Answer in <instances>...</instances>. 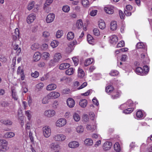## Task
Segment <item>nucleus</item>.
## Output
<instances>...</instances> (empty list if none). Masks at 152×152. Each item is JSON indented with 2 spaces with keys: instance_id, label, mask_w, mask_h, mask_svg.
<instances>
[{
  "instance_id": "nucleus-32",
  "label": "nucleus",
  "mask_w": 152,
  "mask_h": 152,
  "mask_svg": "<svg viewBox=\"0 0 152 152\" xmlns=\"http://www.w3.org/2000/svg\"><path fill=\"white\" fill-rule=\"evenodd\" d=\"M13 49L16 51L18 53H19L21 52V49L19 47V46L17 44H12Z\"/></svg>"
},
{
  "instance_id": "nucleus-39",
  "label": "nucleus",
  "mask_w": 152,
  "mask_h": 152,
  "mask_svg": "<svg viewBox=\"0 0 152 152\" xmlns=\"http://www.w3.org/2000/svg\"><path fill=\"white\" fill-rule=\"evenodd\" d=\"M87 41L90 44H92L94 42V39L90 34H88L87 36Z\"/></svg>"
},
{
  "instance_id": "nucleus-62",
  "label": "nucleus",
  "mask_w": 152,
  "mask_h": 152,
  "mask_svg": "<svg viewBox=\"0 0 152 152\" xmlns=\"http://www.w3.org/2000/svg\"><path fill=\"white\" fill-rule=\"evenodd\" d=\"M83 118L84 121L87 122L88 121L89 118L88 115L87 114H84L83 116Z\"/></svg>"
},
{
  "instance_id": "nucleus-3",
  "label": "nucleus",
  "mask_w": 152,
  "mask_h": 152,
  "mask_svg": "<svg viewBox=\"0 0 152 152\" xmlns=\"http://www.w3.org/2000/svg\"><path fill=\"white\" fill-rule=\"evenodd\" d=\"M66 138V136L62 134H57L54 135L53 139L56 141L62 142L65 140Z\"/></svg>"
},
{
  "instance_id": "nucleus-61",
  "label": "nucleus",
  "mask_w": 152,
  "mask_h": 152,
  "mask_svg": "<svg viewBox=\"0 0 152 152\" xmlns=\"http://www.w3.org/2000/svg\"><path fill=\"white\" fill-rule=\"evenodd\" d=\"M72 60H73V62H74V63L75 65V66H77L78 64V62H79L78 59L76 57H74L72 58Z\"/></svg>"
},
{
  "instance_id": "nucleus-8",
  "label": "nucleus",
  "mask_w": 152,
  "mask_h": 152,
  "mask_svg": "<svg viewBox=\"0 0 152 152\" xmlns=\"http://www.w3.org/2000/svg\"><path fill=\"white\" fill-rule=\"evenodd\" d=\"M55 18V15L53 13H50L47 16L46 19V21L48 23H50L53 21Z\"/></svg>"
},
{
  "instance_id": "nucleus-28",
  "label": "nucleus",
  "mask_w": 152,
  "mask_h": 152,
  "mask_svg": "<svg viewBox=\"0 0 152 152\" xmlns=\"http://www.w3.org/2000/svg\"><path fill=\"white\" fill-rule=\"evenodd\" d=\"M0 122L1 123L7 126L11 125L12 123V122L10 120H1Z\"/></svg>"
},
{
  "instance_id": "nucleus-33",
  "label": "nucleus",
  "mask_w": 152,
  "mask_h": 152,
  "mask_svg": "<svg viewBox=\"0 0 152 152\" xmlns=\"http://www.w3.org/2000/svg\"><path fill=\"white\" fill-rule=\"evenodd\" d=\"M74 70L75 69L72 68H70L66 71V74L69 75H71L74 73Z\"/></svg>"
},
{
  "instance_id": "nucleus-40",
  "label": "nucleus",
  "mask_w": 152,
  "mask_h": 152,
  "mask_svg": "<svg viewBox=\"0 0 152 152\" xmlns=\"http://www.w3.org/2000/svg\"><path fill=\"white\" fill-rule=\"evenodd\" d=\"M83 26V23L81 20H79L77 21L76 23V26L78 28H80L82 27Z\"/></svg>"
},
{
  "instance_id": "nucleus-53",
  "label": "nucleus",
  "mask_w": 152,
  "mask_h": 152,
  "mask_svg": "<svg viewBox=\"0 0 152 152\" xmlns=\"http://www.w3.org/2000/svg\"><path fill=\"white\" fill-rule=\"evenodd\" d=\"M50 36V33L47 31H44L42 33V36L45 38H49Z\"/></svg>"
},
{
  "instance_id": "nucleus-23",
  "label": "nucleus",
  "mask_w": 152,
  "mask_h": 152,
  "mask_svg": "<svg viewBox=\"0 0 152 152\" xmlns=\"http://www.w3.org/2000/svg\"><path fill=\"white\" fill-rule=\"evenodd\" d=\"M136 72L138 75H145L142 68L140 67H137L136 69Z\"/></svg>"
},
{
  "instance_id": "nucleus-16",
  "label": "nucleus",
  "mask_w": 152,
  "mask_h": 152,
  "mask_svg": "<svg viewBox=\"0 0 152 152\" xmlns=\"http://www.w3.org/2000/svg\"><path fill=\"white\" fill-rule=\"evenodd\" d=\"M121 91H115L113 92L111 96L112 98L113 99H116L119 97L121 95Z\"/></svg>"
},
{
  "instance_id": "nucleus-12",
  "label": "nucleus",
  "mask_w": 152,
  "mask_h": 152,
  "mask_svg": "<svg viewBox=\"0 0 152 152\" xmlns=\"http://www.w3.org/2000/svg\"><path fill=\"white\" fill-rule=\"evenodd\" d=\"M17 73L18 75H20L21 78L22 80H23L24 79L25 75H24V71L23 69L20 66H19L18 68Z\"/></svg>"
},
{
  "instance_id": "nucleus-46",
  "label": "nucleus",
  "mask_w": 152,
  "mask_h": 152,
  "mask_svg": "<svg viewBox=\"0 0 152 152\" xmlns=\"http://www.w3.org/2000/svg\"><path fill=\"white\" fill-rule=\"evenodd\" d=\"M71 79L70 78H68L66 76H64L61 78L60 80L61 81L64 82L66 83H68L71 81Z\"/></svg>"
},
{
  "instance_id": "nucleus-21",
  "label": "nucleus",
  "mask_w": 152,
  "mask_h": 152,
  "mask_svg": "<svg viewBox=\"0 0 152 152\" xmlns=\"http://www.w3.org/2000/svg\"><path fill=\"white\" fill-rule=\"evenodd\" d=\"M117 28V25L116 21H113L110 23V29L112 31L115 30Z\"/></svg>"
},
{
  "instance_id": "nucleus-50",
  "label": "nucleus",
  "mask_w": 152,
  "mask_h": 152,
  "mask_svg": "<svg viewBox=\"0 0 152 152\" xmlns=\"http://www.w3.org/2000/svg\"><path fill=\"white\" fill-rule=\"evenodd\" d=\"M136 116L138 118H142L143 116V114L141 110H139L136 113Z\"/></svg>"
},
{
  "instance_id": "nucleus-55",
  "label": "nucleus",
  "mask_w": 152,
  "mask_h": 152,
  "mask_svg": "<svg viewBox=\"0 0 152 152\" xmlns=\"http://www.w3.org/2000/svg\"><path fill=\"white\" fill-rule=\"evenodd\" d=\"M93 32L94 34L96 36H99L100 34L99 30L96 28H94L93 30Z\"/></svg>"
},
{
  "instance_id": "nucleus-43",
  "label": "nucleus",
  "mask_w": 152,
  "mask_h": 152,
  "mask_svg": "<svg viewBox=\"0 0 152 152\" xmlns=\"http://www.w3.org/2000/svg\"><path fill=\"white\" fill-rule=\"evenodd\" d=\"M74 37V34L72 32H69L67 34V38L69 40L72 39Z\"/></svg>"
},
{
  "instance_id": "nucleus-45",
  "label": "nucleus",
  "mask_w": 152,
  "mask_h": 152,
  "mask_svg": "<svg viewBox=\"0 0 152 152\" xmlns=\"http://www.w3.org/2000/svg\"><path fill=\"white\" fill-rule=\"evenodd\" d=\"M114 148L115 151L117 152H119L121 151L120 145L118 142H116L114 144Z\"/></svg>"
},
{
  "instance_id": "nucleus-49",
  "label": "nucleus",
  "mask_w": 152,
  "mask_h": 152,
  "mask_svg": "<svg viewBox=\"0 0 152 152\" xmlns=\"http://www.w3.org/2000/svg\"><path fill=\"white\" fill-rule=\"evenodd\" d=\"M44 86V84L42 83H40L37 84L35 86L36 88L40 90L42 89Z\"/></svg>"
},
{
  "instance_id": "nucleus-54",
  "label": "nucleus",
  "mask_w": 152,
  "mask_h": 152,
  "mask_svg": "<svg viewBox=\"0 0 152 152\" xmlns=\"http://www.w3.org/2000/svg\"><path fill=\"white\" fill-rule=\"evenodd\" d=\"M63 11L65 12H68L70 10V7L68 5H65L62 7Z\"/></svg>"
},
{
  "instance_id": "nucleus-52",
  "label": "nucleus",
  "mask_w": 152,
  "mask_h": 152,
  "mask_svg": "<svg viewBox=\"0 0 152 152\" xmlns=\"http://www.w3.org/2000/svg\"><path fill=\"white\" fill-rule=\"evenodd\" d=\"M39 48V44L37 43L33 44L31 47V49L34 50H36Z\"/></svg>"
},
{
  "instance_id": "nucleus-57",
  "label": "nucleus",
  "mask_w": 152,
  "mask_h": 152,
  "mask_svg": "<svg viewBox=\"0 0 152 152\" xmlns=\"http://www.w3.org/2000/svg\"><path fill=\"white\" fill-rule=\"evenodd\" d=\"M42 56L44 58L46 59L49 58L50 55L48 53L45 52L42 53Z\"/></svg>"
},
{
  "instance_id": "nucleus-48",
  "label": "nucleus",
  "mask_w": 152,
  "mask_h": 152,
  "mask_svg": "<svg viewBox=\"0 0 152 152\" xmlns=\"http://www.w3.org/2000/svg\"><path fill=\"white\" fill-rule=\"evenodd\" d=\"M50 147L52 149L55 150L59 147V145L56 143H52L50 145Z\"/></svg>"
},
{
  "instance_id": "nucleus-37",
  "label": "nucleus",
  "mask_w": 152,
  "mask_h": 152,
  "mask_svg": "<svg viewBox=\"0 0 152 152\" xmlns=\"http://www.w3.org/2000/svg\"><path fill=\"white\" fill-rule=\"evenodd\" d=\"M84 72L80 68H79L78 70V75L80 77H83L84 76Z\"/></svg>"
},
{
  "instance_id": "nucleus-30",
  "label": "nucleus",
  "mask_w": 152,
  "mask_h": 152,
  "mask_svg": "<svg viewBox=\"0 0 152 152\" xmlns=\"http://www.w3.org/2000/svg\"><path fill=\"white\" fill-rule=\"evenodd\" d=\"M94 59L93 58H90L86 59L84 63V66H87L91 64L93 62Z\"/></svg>"
},
{
  "instance_id": "nucleus-42",
  "label": "nucleus",
  "mask_w": 152,
  "mask_h": 152,
  "mask_svg": "<svg viewBox=\"0 0 152 152\" xmlns=\"http://www.w3.org/2000/svg\"><path fill=\"white\" fill-rule=\"evenodd\" d=\"M73 118L74 120L76 122L79 121L80 120V117L79 115L76 113H74Z\"/></svg>"
},
{
  "instance_id": "nucleus-17",
  "label": "nucleus",
  "mask_w": 152,
  "mask_h": 152,
  "mask_svg": "<svg viewBox=\"0 0 152 152\" xmlns=\"http://www.w3.org/2000/svg\"><path fill=\"white\" fill-rule=\"evenodd\" d=\"M15 136V134L13 132H7L4 134L3 137L5 138H10L13 137Z\"/></svg>"
},
{
  "instance_id": "nucleus-36",
  "label": "nucleus",
  "mask_w": 152,
  "mask_h": 152,
  "mask_svg": "<svg viewBox=\"0 0 152 152\" xmlns=\"http://www.w3.org/2000/svg\"><path fill=\"white\" fill-rule=\"evenodd\" d=\"M25 115L27 117L29 121H30L32 117L31 112L30 110H27L25 111Z\"/></svg>"
},
{
  "instance_id": "nucleus-27",
  "label": "nucleus",
  "mask_w": 152,
  "mask_h": 152,
  "mask_svg": "<svg viewBox=\"0 0 152 152\" xmlns=\"http://www.w3.org/2000/svg\"><path fill=\"white\" fill-rule=\"evenodd\" d=\"M84 143L85 145L86 146H90L93 144V141L92 139L90 138H87L85 140Z\"/></svg>"
},
{
  "instance_id": "nucleus-4",
  "label": "nucleus",
  "mask_w": 152,
  "mask_h": 152,
  "mask_svg": "<svg viewBox=\"0 0 152 152\" xmlns=\"http://www.w3.org/2000/svg\"><path fill=\"white\" fill-rule=\"evenodd\" d=\"M61 58L62 56L60 53H56L54 54L53 59L50 61V62L51 63L54 64L55 63L58 62Z\"/></svg>"
},
{
  "instance_id": "nucleus-14",
  "label": "nucleus",
  "mask_w": 152,
  "mask_h": 152,
  "mask_svg": "<svg viewBox=\"0 0 152 152\" xmlns=\"http://www.w3.org/2000/svg\"><path fill=\"white\" fill-rule=\"evenodd\" d=\"M66 102L67 105L71 108L73 107L75 104L74 100L71 98H68Z\"/></svg>"
},
{
  "instance_id": "nucleus-7",
  "label": "nucleus",
  "mask_w": 152,
  "mask_h": 152,
  "mask_svg": "<svg viewBox=\"0 0 152 152\" xmlns=\"http://www.w3.org/2000/svg\"><path fill=\"white\" fill-rule=\"evenodd\" d=\"M56 114L55 111L53 110H49L45 111V115L48 117H51L54 116Z\"/></svg>"
},
{
  "instance_id": "nucleus-2",
  "label": "nucleus",
  "mask_w": 152,
  "mask_h": 152,
  "mask_svg": "<svg viewBox=\"0 0 152 152\" xmlns=\"http://www.w3.org/2000/svg\"><path fill=\"white\" fill-rule=\"evenodd\" d=\"M43 134L46 138L48 137L51 135V130L50 128L48 126H44L42 129Z\"/></svg>"
},
{
  "instance_id": "nucleus-11",
  "label": "nucleus",
  "mask_w": 152,
  "mask_h": 152,
  "mask_svg": "<svg viewBox=\"0 0 152 152\" xmlns=\"http://www.w3.org/2000/svg\"><path fill=\"white\" fill-rule=\"evenodd\" d=\"M36 18L35 15L34 13L30 14L27 17V22L28 23H30L33 22Z\"/></svg>"
},
{
  "instance_id": "nucleus-34",
  "label": "nucleus",
  "mask_w": 152,
  "mask_h": 152,
  "mask_svg": "<svg viewBox=\"0 0 152 152\" xmlns=\"http://www.w3.org/2000/svg\"><path fill=\"white\" fill-rule=\"evenodd\" d=\"M59 44V42L58 41L54 40L51 42L50 45L53 48H55L57 47Z\"/></svg>"
},
{
  "instance_id": "nucleus-5",
  "label": "nucleus",
  "mask_w": 152,
  "mask_h": 152,
  "mask_svg": "<svg viewBox=\"0 0 152 152\" xmlns=\"http://www.w3.org/2000/svg\"><path fill=\"white\" fill-rule=\"evenodd\" d=\"M66 124V120L63 118L58 120L56 123V126L58 127H61L64 126Z\"/></svg>"
},
{
  "instance_id": "nucleus-63",
  "label": "nucleus",
  "mask_w": 152,
  "mask_h": 152,
  "mask_svg": "<svg viewBox=\"0 0 152 152\" xmlns=\"http://www.w3.org/2000/svg\"><path fill=\"white\" fill-rule=\"evenodd\" d=\"M143 69L144 71V74L145 75L149 71V68L147 66L145 65L143 67Z\"/></svg>"
},
{
  "instance_id": "nucleus-29",
  "label": "nucleus",
  "mask_w": 152,
  "mask_h": 152,
  "mask_svg": "<svg viewBox=\"0 0 152 152\" xmlns=\"http://www.w3.org/2000/svg\"><path fill=\"white\" fill-rule=\"evenodd\" d=\"M106 91L107 93H110L114 91V89L113 87L111 85H109L106 88Z\"/></svg>"
},
{
  "instance_id": "nucleus-6",
  "label": "nucleus",
  "mask_w": 152,
  "mask_h": 152,
  "mask_svg": "<svg viewBox=\"0 0 152 152\" xmlns=\"http://www.w3.org/2000/svg\"><path fill=\"white\" fill-rule=\"evenodd\" d=\"M48 95L50 99H56L59 97L60 96V94L56 91L51 92Z\"/></svg>"
},
{
  "instance_id": "nucleus-13",
  "label": "nucleus",
  "mask_w": 152,
  "mask_h": 152,
  "mask_svg": "<svg viewBox=\"0 0 152 152\" xmlns=\"http://www.w3.org/2000/svg\"><path fill=\"white\" fill-rule=\"evenodd\" d=\"M104 10L107 13L112 14L114 12V7L112 6H108L104 8Z\"/></svg>"
},
{
  "instance_id": "nucleus-60",
  "label": "nucleus",
  "mask_w": 152,
  "mask_h": 152,
  "mask_svg": "<svg viewBox=\"0 0 152 152\" xmlns=\"http://www.w3.org/2000/svg\"><path fill=\"white\" fill-rule=\"evenodd\" d=\"M98 11L97 10H93L91 11L90 12V15L92 16H94L97 14Z\"/></svg>"
},
{
  "instance_id": "nucleus-15",
  "label": "nucleus",
  "mask_w": 152,
  "mask_h": 152,
  "mask_svg": "<svg viewBox=\"0 0 152 152\" xmlns=\"http://www.w3.org/2000/svg\"><path fill=\"white\" fill-rule=\"evenodd\" d=\"M134 103L130 99L128 100L127 102L125 103L122 104L121 105V107H125V108L128 107H131L133 106Z\"/></svg>"
},
{
  "instance_id": "nucleus-1",
  "label": "nucleus",
  "mask_w": 152,
  "mask_h": 152,
  "mask_svg": "<svg viewBox=\"0 0 152 152\" xmlns=\"http://www.w3.org/2000/svg\"><path fill=\"white\" fill-rule=\"evenodd\" d=\"M8 142L6 140L4 139L0 140V145L1 147L0 151L3 152L7 151L9 149V147L8 146Z\"/></svg>"
},
{
  "instance_id": "nucleus-38",
  "label": "nucleus",
  "mask_w": 152,
  "mask_h": 152,
  "mask_svg": "<svg viewBox=\"0 0 152 152\" xmlns=\"http://www.w3.org/2000/svg\"><path fill=\"white\" fill-rule=\"evenodd\" d=\"M136 47L138 49L144 48L145 49L146 48V46L144 45L142 42H140L137 44Z\"/></svg>"
},
{
  "instance_id": "nucleus-25",
  "label": "nucleus",
  "mask_w": 152,
  "mask_h": 152,
  "mask_svg": "<svg viewBox=\"0 0 152 152\" xmlns=\"http://www.w3.org/2000/svg\"><path fill=\"white\" fill-rule=\"evenodd\" d=\"M70 66V64L68 63H63L60 65L59 68L60 69H64L69 68Z\"/></svg>"
},
{
  "instance_id": "nucleus-22",
  "label": "nucleus",
  "mask_w": 152,
  "mask_h": 152,
  "mask_svg": "<svg viewBox=\"0 0 152 152\" xmlns=\"http://www.w3.org/2000/svg\"><path fill=\"white\" fill-rule=\"evenodd\" d=\"M13 39L14 40H15L19 37V32L18 28H16L15 29V32L13 33Z\"/></svg>"
},
{
  "instance_id": "nucleus-35",
  "label": "nucleus",
  "mask_w": 152,
  "mask_h": 152,
  "mask_svg": "<svg viewBox=\"0 0 152 152\" xmlns=\"http://www.w3.org/2000/svg\"><path fill=\"white\" fill-rule=\"evenodd\" d=\"M123 108H126L125 107H122ZM127 108L123 110V113L125 114H129L131 113L134 110L133 108Z\"/></svg>"
},
{
  "instance_id": "nucleus-26",
  "label": "nucleus",
  "mask_w": 152,
  "mask_h": 152,
  "mask_svg": "<svg viewBox=\"0 0 152 152\" xmlns=\"http://www.w3.org/2000/svg\"><path fill=\"white\" fill-rule=\"evenodd\" d=\"M86 128L88 130L93 131L96 129V126L95 125H91L90 124H88L86 125Z\"/></svg>"
},
{
  "instance_id": "nucleus-9",
  "label": "nucleus",
  "mask_w": 152,
  "mask_h": 152,
  "mask_svg": "<svg viewBox=\"0 0 152 152\" xmlns=\"http://www.w3.org/2000/svg\"><path fill=\"white\" fill-rule=\"evenodd\" d=\"M79 143L76 141H73L70 142L68 145V147L70 148H75L79 146Z\"/></svg>"
},
{
  "instance_id": "nucleus-58",
  "label": "nucleus",
  "mask_w": 152,
  "mask_h": 152,
  "mask_svg": "<svg viewBox=\"0 0 152 152\" xmlns=\"http://www.w3.org/2000/svg\"><path fill=\"white\" fill-rule=\"evenodd\" d=\"M34 1L31 2L28 5V9L29 10H31L34 6Z\"/></svg>"
},
{
  "instance_id": "nucleus-10",
  "label": "nucleus",
  "mask_w": 152,
  "mask_h": 152,
  "mask_svg": "<svg viewBox=\"0 0 152 152\" xmlns=\"http://www.w3.org/2000/svg\"><path fill=\"white\" fill-rule=\"evenodd\" d=\"M112 145V143L111 142L108 141L106 142L103 144V149L105 151H108L110 149Z\"/></svg>"
},
{
  "instance_id": "nucleus-47",
  "label": "nucleus",
  "mask_w": 152,
  "mask_h": 152,
  "mask_svg": "<svg viewBox=\"0 0 152 152\" xmlns=\"http://www.w3.org/2000/svg\"><path fill=\"white\" fill-rule=\"evenodd\" d=\"M81 3L84 7H88L89 5V3L88 0H82Z\"/></svg>"
},
{
  "instance_id": "nucleus-56",
  "label": "nucleus",
  "mask_w": 152,
  "mask_h": 152,
  "mask_svg": "<svg viewBox=\"0 0 152 152\" xmlns=\"http://www.w3.org/2000/svg\"><path fill=\"white\" fill-rule=\"evenodd\" d=\"M99 28L102 29H103L105 28V24L104 22H101L99 24Z\"/></svg>"
},
{
  "instance_id": "nucleus-31",
  "label": "nucleus",
  "mask_w": 152,
  "mask_h": 152,
  "mask_svg": "<svg viewBox=\"0 0 152 152\" xmlns=\"http://www.w3.org/2000/svg\"><path fill=\"white\" fill-rule=\"evenodd\" d=\"M84 128L83 126L81 125L78 126L76 128V131L78 133H82L84 131Z\"/></svg>"
},
{
  "instance_id": "nucleus-64",
  "label": "nucleus",
  "mask_w": 152,
  "mask_h": 152,
  "mask_svg": "<svg viewBox=\"0 0 152 152\" xmlns=\"http://www.w3.org/2000/svg\"><path fill=\"white\" fill-rule=\"evenodd\" d=\"M124 41H121L118 43L117 47L118 48L123 47L124 46Z\"/></svg>"
},
{
  "instance_id": "nucleus-44",
  "label": "nucleus",
  "mask_w": 152,
  "mask_h": 152,
  "mask_svg": "<svg viewBox=\"0 0 152 152\" xmlns=\"http://www.w3.org/2000/svg\"><path fill=\"white\" fill-rule=\"evenodd\" d=\"M50 99L48 97V95H47L43 98L42 100V102L43 104H47L48 102Z\"/></svg>"
},
{
  "instance_id": "nucleus-41",
  "label": "nucleus",
  "mask_w": 152,
  "mask_h": 152,
  "mask_svg": "<svg viewBox=\"0 0 152 152\" xmlns=\"http://www.w3.org/2000/svg\"><path fill=\"white\" fill-rule=\"evenodd\" d=\"M63 34V32L62 30H58L56 32V37L58 38H60Z\"/></svg>"
},
{
  "instance_id": "nucleus-24",
  "label": "nucleus",
  "mask_w": 152,
  "mask_h": 152,
  "mask_svg": "<svg viewBox=\"0 0 152 152\" xmlns=\"http://www.w3.org/2000/svg\"><path fill=\"white\" fill-rule=\"evenodd\" d=\"M87 104V101L85 99H82L80 100L79 105L83 108L86 107Z\"/></svg>"
},
{
  "instance_id": "nucleus-20",
  "label": "nucleus",
  "mask_w": 152,
  "mask_h": 152,
  "mask_svg": "<svg viewBox=\"0 0 152 152\" xmlns=\"http://www.w3.org/2000/svg\"><path fill=\"white\" fill-rule=\"evenodd\" d=\"M41 57L40 53L39 52L35 53L33 56V60L34 61H39Z\"/></svg>"
},
{
  "instance_id": "nucleus-51",
  "label": "nucleus",
  "mask_w": 152,
  "mask_h": 152,
  "mask_svg": "<svg viewBox=\"0 0 152 152\" xmlns=\"http://www.w3.org/2000/svg\"><path fill=\"white\" fill-rule=\"evenodd\" d=\"M118 72L116 70H112L110 72L109 74L111 76H115L118 75Z\"/></svg>"
},
{
  "instance_id": "nucleus-18",
  "label": "nucleus",
  "mask_w": 152,
  "mask_h": 152,
  "mask_svg": "<svg viewBox=\"0 0 152 152\" xmlns=\"http://www.w3.org/2000/svg\"><path fill=\"white\" fill-rule=\"evenodd\" d=\"M57 88V86L54 83H51L47 86L46 89L48 91H51Z\"/></svg>"
},
{
  "instance_id": "nucleus-19",
  "label": "nucleus",
  "mask_w": 152,
  "mask_h": 152,
  "mask_svg": "<svg viewBox=\"0 0 152 152\" xmlns=\"http://www.w3.org/2000/svg\"><path fill=\"white\" fill-rule=\"evenodd\" d=\"M109 38L110 42L111 44H115L118 42V38L115 35L111 36Z\"/></svg>"
},
{
  "instance_id": "nucleus-59",
  "label": "nucleus",
  "mask_w": 152,
  "mask_h": 152,
  "mask_svg": "<svg viewBox=\"0 0 152 152\" xmlns=\"http://www.w3.org/2000/svg\"><path fill=\"white\" fill-rule=\"evenodd\" d=\"M12 92L13 98L15 100H17L18 99V97L16 95V92L13 90H12Z\"/></svg>"
}]
</instances>
